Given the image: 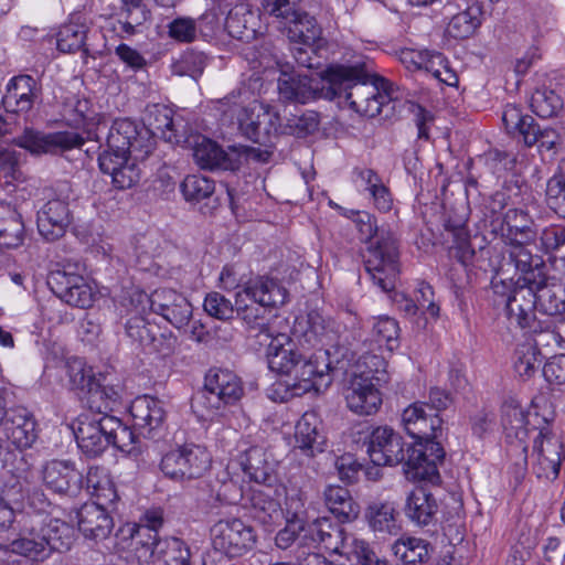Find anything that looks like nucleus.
<instances>
[{
  "instance_id": "nucleus-1",
  "label": "nucleus",
  "mask_w": 565,
  "mask_h": 565,
  "mask_svg": "<svg viewBox=\"0 0 565 565\" xmlns=\"http://www.w3.org/2000/svg\"><path fill=\"white\" fill-rule=\"evenodd\" d=\"M63 115L68 125L83 129L86 138L71 130L43 132L25 128L13 139V143L32 156L58 154L81 148L85 140L99 142L102 140L100 132L107 129L105 117L85 97L73 96L67 99L63 107Z\"/></svg>"
},
{
  "instance_id": "nucleus-2",
  "label": "nucleus",
  "mask_w": 565,
  "mask_h": 565,
  "mask_svg": "<svg viewBox=\"0 0 565 565\" xmlns=\"http://www.w3.org/2000/svg\"><path fill=\"white\" fill-rule=\"evenodd\" d=\"M266 360L270 371L292 376L289 385L295 395L309 392L321 393L332 383L330 372L334 369V361L331 359L330 351L318 349L309 358H305L295 340L286 333H278L270 338Z\"/></svg>"
},
{
  "instance_id": "nucleus-3",
  "label": "nucleus",
  "mask_w": 565,
  "mask_h": 565,
  "mask_svg": "<svg viewBox=\"0 0 565 565\" xmlns=\"http://www.w3.org/2000/svg\"><path fill=\"white\" fill-rule=\"evenodd\" d=\"M371 461L380 466L404 463L406 472L414 478L434 481L439 478L438 465L444 461L445 450L441 444H430V452L425 457V449L408 445L405 449L403 438L388 426L372 428L365 441Z\"/></svg>"
},
{
  "instance_id": "nucleus-4",
  "label": "nucleus",
  "mask_w": 565,
  "mask_h": 565,
  "mask_svg": "<svg viewBox=\"0 0 565 565\" xmlns=\"http://www.w3.org/2000/svg\"><path fill=\"white\" fill-rule=\"evenodd\" d=\"M360 241L365 245V271L382 291L395 289L401 271L399 245L395 234L380 227L376 217L366 211H351Z\"/></svg>"
},
{
  "instance_id": "nucleus-5",
  "label": "nucleus",
  "mask_w": 565,
  "mask_h": 565,
  "mask_svg": "<svg viewBox=\"0 0 565 565\" xmlns=\"http://www.w3.org/2000/svg\"><path fill=\"white\" fill-rule=\"evenodd\" d=\"M372 77L364 63L330 65L324 71L333 97L344 98L351 109L371 118L380 115L390 100L388 95L381 93L371 81Z\"/></svg>"
},
{
  "instance_id": "nucleus-6",
  "label": "nucleus",
  "mask_w": 565,
  "mask_h": 565,
  "mask_svg": "<svg viewBox=\"0 0 565 565\" xmlns=\"http://www.w3.org/2000/svg\"><path fill=\"white\" fill-rule=\"evenodd\" d=\"M302 540L309 542L310 548L318 546L327 552L344 556L351 565H386L370 544L353 535H348L343 527L320 518L302 529Z\"/></svg>"
},
{
  "instance_id": "nucleus-7",
  "label": "nucleus",
  "mask_w": 565,
  "mask_h": 565,
  "mask_svg": "<svg viewBox=\"0 0 565 565\" xmlns=\"http://www.w3.org/2000/svg\"><path fill=\"white\" fill-rule=\"evenodd\" d=\"M241 379L230 370L211 369L204 379V390L192 398L191 407L198 417L212 419L226 405L243 396Z\"/></svg>"
},
{
  "instance_id": "nucleus-8",
  "label": "nucleus",
  "mask_w": 565,
  "mask_h": 565,
  "mask_svg": "<svg viewBox=\"0 0 565 565\" xmlns=\"http://www.w3.org/2000/svg\"><path fill=\"white\" fill-rule=\"evenodd\" d=\"M241 90L232 92L220 100L226 107L223 111L236 115L239 130L244 136L257 143H264L273 132L279 131V116L271 108L258 100L242 107L237 99Z\"/></svg>"
},
{
  "instance_id": "nucleus-9",
  "label": "nucleus",
  "mask_w": 565,
  "mask_h": 565,
  "mask_svg": "<svg viewBox=\"0 0 565 565\" xmlns=\"http://www.w3.org/2000/svg\"><path fill=\"white\" fill-rule=\"evenodd\" d=\"M369 371L354 376L345 392L348 408L358 415H373L382 405V394L373 380L382 381L386 362L383 358L370 354L364 356Z\"/></svg>"
},
{
  "instance_id": "nucleus-10",
  "label": "nucleus",
  "mask_w": 565,
  "mask_h": 565,
  "mask_svg": "<svg viewBox=\"0 0 565 565\" xmlns=\"http://www.w3.org/2000/svg\"><path fill=\"white\" fill-rule=\"evenodd\" d=\"M211 463L212 456L204 446L186 443L164 452L159 468L166 478L183 482L203 477Z\"/></svg>"
},
{
  "instance_id": "nucleus-11",
  "label": "nucleus",
  "mask_w": 565,
  "mask_h": 565,
  "mask_svg": "<svg viewBox=\"0 0 565 565\" xmlns=\"http://www.w3.org/2000/svg\"><path fill=\"white\" fill-rule=\"evenodd\" d=\"M210 534L214 551L230 559L246 555L257 544L255 529L239 518L232 516L216 521Z\"/></svg>"
},
{
  "instance_id": "nucleus-12",
  "label": "nucleus",
  "mask_w": 565,
  "mask_h": 565,
  "mask_svg": "<svg viewBox=\"0 0 565 565\" xmlns=\"http://www.w3.org/2000/svg\"><path fill=\"white\" fill-rule=\"evenodd\" d=\"M530 285V278H519L509 294L504 312L509 326L529 333H543L545 327L536 317V298Z\"/></svg>"
},
{
  "instance_id": "nucleus-13",
  "label": "nucleus",
  "mask_w": 565,
  "mask_h": 565,
  "mask_svg": "<svg viewBox=\"0 0 565 565\" xmlns=\"http://www.w3.org/2000/svg\"><path fill=\"white\" fill-rule=\"evenodd\" d=\"M426 402H414L403 409L401 424L404 430L415 440L413 447L425 449L429 456L430 444H440L444 420L437 413H427Z\"/></svg>"
},
{
  "instance_id": "nucleus-14",
  "label": "nucleus",
  "mask_w": 565,
  "mask_h": 565,
  "mask_svg": "<svg viewBox=\"0 0 565 565\" xmlns=\"http://www.w3.org/2000/svg\"><path fill=\"white\" fill-rule=\"evenodd\" d=\"M78 270L77 266L70 264L50 273L47 285L51 290L64 302L77 308H89L95 300V291Z\"/></svg>"
},
{
  "instance_id": "nucleus-15",
  "label": "nucleus",
  "mask_w": 565,
  "mask_h": 565,
  "mask_svg": "<svg viewBox=\"0 0 565 565\" xmlns=\"http://www.w3.org/2000/svg\"><path fill=\"white\" fill-rule=\"evenodd\" d=\"M154 148V140L143 135L135 121L124 118L116 119L106 136V148L103 152L130 154L135 159H145Z\"/></svg>"
},
{
  "instance_id": "nucleus-16",
  "label": "nucleus",
  "mask_w": 565,
  "mask_h": 565,
  "mask_svg": "<svg viewBox=\"0 0 565 565\" xmlns=\"http://www.w3.org/2000/svg\"><path fill=\"white\" fill-rule=\"evenodd\" d=\"M564 445L558 435L542 428L534 439L532 469L539 479L554 480L559 473Z\"/></svg>"
},
{
  "instance_id": "nucleus-17",
  "label": "nucleus",
  "mask_w": 565,
  "mask_h": 565,
  "mask_svg": "<svg viewBox=\"0 0 565 565\" xmlns=\"http://www.w3.org/2000/svg\"><path fill=\"white\" fill-rule=\"evenodd\" d=\"M145 298L150 310L161 316L174 328L181 329L190 324L193 308L181 292L170 288H159L150 295H145Z\"/></svg>"
},
{
  "instance_id": "nucleus-18",
  "label": "nucleus",
  "mask_w": 565,
  "mask_h": 565,
  "mask_svg": "<svg viewBox=\"0 0 565 565\" xmlns=\"http://www.w3.org/2000/svg\"><path fill=\"white\" fill-rule=\"evenodd\" d=\"M284 493L285 488L281 484H258L249 489L245 507L250 516L260 524H275L282 519L280 498Z\"/></svg>"
},
{
  "instance_id": "nucleus-19",
  "label": "nucleus",
  "mask_w": 565,
  "mask_h": 565,
  "mask_svg": "<svg viewBox=\"0 0 565 565\" xmlns=\"http://www.w3.org/2000/svg\"><path fill=\"white\" fill-rule=\"evenodd\" d=\"M19 527L33 526L35 534L32 535L34 541L39 539H47L50 543V554L52 552H64L71 548L74 539V530L66 522L50 516L22 515L18 520Z\"/></svg>"
},
{
  "instance_id": "nucleus-20",
  "label": "nucleus",
  "mask_w": 565,
  "mask_h": 565,
  "mask_svg": "<svg viewBox=\"0 0 565 565\" xmlns=\"http://www.w3.org/2000/svg\"><path fill=\"white\" fill-rule=\"evenodd\" d=\"M41 477L45 487L58 494L75 497L84 488V476L71 460L46 461L42 466Z\"/></svg>"
},
{
  "instance_id": "nucleus-21",
  "label": "nucleus",
  "mask_w": 565,
  "mask_h": 565,
  "mask_svg": "<svg viewBox=\"0 0 565 565\" xmlns=\"http://www.w3.org/2000/svg\"><path fill=\"white\" fill-rule=\"evenodd\" d=\"M107 416L83 414L74 427V435L81 451L88 458L100 456L109 447Z\"/></svg>"
},
{
  "instance_id": "nucleus-22",
  "label": "nucleus",
  "mask_w": 565,
  "mask_h": 565,
  "mask_svg": "<svg viewBox=\"0 0 565 565\" xmlns=\"http://www.w3.org/2000/svg\"><path fill=\"white\" fill-rule=\"evenodd\" d=\"M134 420V428L147 438H154L163 429L167 409L163 401L142 395L136 397L129 408Z\"/></svg>"
},
{
  "instance_id": "nucleus-23",
  "label": "nucleus",
  "mask_w": 565,
  "mask_h": 565,
  "mask_svg": "<svg viewBox=\"0 0 565 565\" xmlns=\"http://www.w3.org/2000/svg\"><path fill=\"white\" fill-rule=\"evenodd\" d=\"M398 58L405 68L409 72L424 71L430 74L438 82L444 83L448 86H456L458 84L457 73L449 71L435 70L434 63L443 64V53L429 50H415V49H402L398 53Z\"/></svg>"
},
{
  "instance_id": "nucleus-24",
  "label": "nucleus",
  "mask_w": 565,
  "mask_h": 565,
  "mask_svg": "<svg viewBox=\"0 0 565 565\" xmlns=\"http://www.w3.org/2000/svg\"><path fill=\"white\" fill-rule=\"evenodd\" d=\"M193 158L198 166L209 170L235 171L241 166V154L235 148L225 151L215 141L205 137L196 139Z\"/></svg>"
},
{
  "instance_id": "nucleus-25",
  "label": "nucleus",
  "mask_w": 565,
  "mask_h": 565,
  "mask_svg": "<svg viewBox=\"0 0 565 565\" xmlns=\"http://www.w3.org/2000/svg\"><path fill=\"white\" fill-rule=\"evenodd\" d=\"M71 223L72 213L64 200H50L38 212L39 233L47 241L53 242L64 236Z\"/></svg>"
},
{
  "instance_id": "nucleus-26",
  "label": "nucleus",
  "mask_w": 565,
  "mask_h": 565,
  "mask_svg": "<svg viewBox=\"0 0 565 565\" xmlns=\"http://www.w3.org/2000/svg\"><path fill=\"white\" fill-rule=\"evenodd\" d=\"M4 431L11 444L20 450L32 447L39 436L36 419L24 407H15L8 411L4 420Z\"/></svg>"
},
{
  "instance_id": "nucleus-27",
  "label": "nucleus",
  "mask_w": 565,
  "mask_h": 565,
  "mask_svg": "<svg viewBox=\"0 0 565 565\" xmlns=\"http://www.w3.org/2000/svg\"><path fill=\"white\" fill-rule=\"evenodd\" d=\"M40 96V88L31 75H18L7 84L2 105L8 113L22 114L32 109Z\"/></svg>"
},
{
  "instance_id": "nucleus-28",
  "label": "nucleus",
  "mask_w": 565,
  "mask_h": 565,
  "mask_svg": "<svg viewBox=\"0 0 565 565\" xmlns=\"http://www.w3.org/2000/svg\"><path fill=\"white\" fill-rule=\"evenodd\" d=\"M113 507L95 502L81 507L77 511V525L85 537L97 541L110 534L114 522L109 512Z\"/></svg>"
},
{
  "instance_id": "nucleus-29",
  "label": "nucleus",
  "mask_w": 565,
  "mask_h": 565,
  "mask_svg": "<svg viewBox=\"0 0 565 565\" xmlns=\"http://www.w3.org/2000/svg\"><path fill=\"white\" fill-rule=\"evenodd\" d=\"M135 156L114 154L102 152L98 156L99 169L105 174H110L113 184L120 190L134 186L140 179V170L136 164Z\"/></svg>"
},
{
  "instance_id": "nucleus-30",
  "label": "nucleus",
  "mask_w": 565,
  "mask_h": 565,
  "mask_svg": "<svg viewBox=\"0 0 565 565\" xmlns=\"http://www.w3.org/2000/svg\"><path fill=\"white\" fill-rule=\"evenodd\" d=\"M239 465L245 475L257 484L277 482L276 462L263 446L254 445L242 450Z\"/></svg>"
},
{
  "instance_id": "nucleus-31",
  "label": "nucleus",
  "mask_w": 565,
  "mask_h": 565,
  "mask_svg": "<svg viewBox=\"0 0 565 565\" xmlns=\"http://www.w3.org/2000/svg\"><path fill=\"white\" fill-rule=\"evenodd\" d=\"M295 333H300L310 345L322 343L333 344L338 339L335 322L324 318L319 311L311 310L303 317H298L294 326Z\"/></svg>"
},
{
  "instance_id": "nucleus-32",
  "label": "nucleus",
  "mask_w": 565,
  "mask_h": 565,
  "mask_svg": "<svg viewBox=\"0 0 565 565\" xmlns=\"http://www.w3.org/2000/svg\"><path fill=\"white\" fill-rule=\"evenodd\" d=\"M500 234L504 244H535L539 232L527 211L509 209L503 215Z\"/></svg>"
},
{
  "instance_id": "nucleus-33",
  "label": "nucleus",
  "mask_w": 565,
  "mask_h": 565,
  "mask_svg": "<svg viewBox=\"0 0 565 565\" xmlns=\"http://www.w3.org/2000/svg\"><path fill=\"white\" fill-rule=\"evenodd\" d=\"M530 278V285L536 298L537 308L547 316L565 312V284L539 275V279Z\"/></svg>"
},
{
  "instance_id": "nucleus-34",
  "label": "nucleus",
  "mask_w": 565,
  "mask_h": 565,
  "mask_svg": "<svg viewBox=\"0 0 565 565\" xmlns=\"http://www.w3.org/2000/svg\"><path fill=\"white\" fill-rule=\"evenodd\" d=\"M143 122L146 127L141 128V130L145 136L152 139L158 137L171 143L180 141L173 120V111L168 106L161 104L147 106Z\"/></svg>"
},
{
  "instance_id": "nucleus-35",
  "label": "nucleus",
  "mask_w": 565,
  "mask_h": 565,
  "mask_svg": "<svg viewBox=\"0 0 565 565\" xmlns=\"http://www.w3.org/2000/svg\"><path fill=\"white\" fill-rule=\"evenodd\" d=\"M243 289L249 300L268 308L282 306L288 297L287 289L277 279L260 276L247 281Z\"/></svg>"
},
{
  "instance_id": "nucleus-36",
  "label": "nucleus",
  "mask_w": 565,
  "mask_h": 565,
  "mask_svg": "<svg viewBox=\"0 0 565 565\" xmlns=\"http://www.w3.org/2000/svg\"><path fill=\"white\" fill-rule=\"evenodd\" d=\"M436 498L423 488H416L406 498L405 516L417 526H428L436 521L438 512Z\"/></svg>"
},
{
  "instance_id": "nucleus-37",
  "label": "nucleus",
  "mask_w": 565,
  "mask_h": 565,
  "mask_svg": "<svg viewBox=\"0 0 565 565\" xmlns=\"http://www.w3.org/2000/svg\"><path fill=\"white\" fill-rule=\"evenodd\" d=\"M120 402V388L107 381L106 376L96 379L87 388L88 415L110 416L109 413Z\"/></svg>"
},
{
  "instance_id": "nucleus-38",
  "label": "nucleus",
  "mask_w": 565,
  "mask_h": 565,
  "mask_svg": "<svg viewBox=\"0 0 565 565\" xmlns=\"http://www.w3.org/2000/svg\"><path fill=\"white\" fill-rule=\"evenodd\" d=\"M319 418L313 412L305 413L296 424V448L307 457L323 451L324 437L319 430Z\"/></svg>"
},
{
  "instance_id": "nucleus-39",
  "label": "nucleus",
  "mask_w": 565,
  "mask_h": 565,
  "mask_svg": "<svg viewBox=\"0 0 565 565\" xmlns=\"http://www.w3.org/2000/svg\"><path fill=\"white\" fill-rule=\"evenodd\" d=\"M154 565H192L190 546L179 537L149 541Z\"/></svg>"
},
{
  "instance_id": "nucleus-40",
  "label": "nucleus",
  "mask_w": 565,
  "mask_h": 565,
  "mask_svg": "<svg viewBox=\"0 0 565 565\" xmlns=\"http://www.w3.org/2000/svg\"><path fill=\"white\" fill-rule=\"evenodd\" d=\"M278 92L282 99L306 104L318 96V83L306 74L282 73L278 79Z\"/></svg>"
},
{
  "instance_id": "nucleus-41",
  "label": "nucleus",
  "mask_w": 565,
  "mask_h": 565,
  "mask_svg": "<svg viewBox=\"0 0 565 565\" xmlns=\"http://www.w3.org/2000/svg\"><path fill=\"white\" fill-rule=\"evenodd\" d=\"M445 228L451 233L454 239L449 254L457 259L462 270H466L476 256V250L470 243L466 217L459 216L455 220L448 217L445 222Z\"/></svg>"
},
{
  "instance_id": "nucleus-42",
  "label": "nucleus",
  "mask_w": 565,
  "mask_h": 565,
  "mask_svg": "<svg viewBox=\"0 0 565 565\" xmlns=\"http://www.w3.org/2000/svg\"><path fill=\"white\" fill-rule=\"evenodd\" d=\"M24 223L12 203L0 201V246L15 248L23 243Z\"/></svg>"
},
{
  "instance_id": "nucleus-43",
  "label": "nucleus",
  "mask_w": 565,
  "mask_h": 565,
  "mask_svg": "<svg viewBox=\"0 0 565 565\" xmlns=\"http://www.w3.org/2000/svg\"><path fill=\"white\" fill-rule=\"evenodd\" d=\"M87 492L95 500L93 502L106 505H115L119 497L115 484L105 468L89 467L85 477Z\"/></svg>"
},
{
  "instance_id": "nucleus-44",
  "label": "nucleus",
  "mask_w": 565,
  "mask_h": 565,
  "mask_svg": "<svg viewBox=\"0 0 565 565\" xmlns=\"http://www.w3.org/2000/svg\"><path fill=\"white\" fill-rule=\"evenodd\" d=\"M323 498L327 508L339 521L351 522L359 516L360 505L347 488L330 484L324 489Z\"/></svg>"
},
{
  "instance_id": "nucleus-45",
  "label": "nucleus",
  "mask_w": 565,
  "mask_h": 565,
  "mask_svg": "<svg viewBox=\"0 0 565 565\" xmlns=\"http://www.w3.org/2000/svg\"><path fill=\"white\" fill-rule=\"evenodd\" d=\"M369 526L382 535H396L401 526L397 523V511L392 502H372L365 511Z\"/></svg>"
},
{
  "instance_id": "nucleus-46",
  "label": "nucleus",
  "mask_w": 565,
  "mask_h": 565,
  "mask_svg": "<svg viewBox=\"0 0 565 565\" xmlns=\"http://www.w3.org/2000/svg\"><path fill=\"white\" fill-rule=\"evenodd\" d=\"M392 552L403 565L423 564L429 557V543L419 537L403 535L393 543Z\"/></svg>"
},
{
  "instance_id": "nucleus-47",
  "label": "nucleus",
  "mask_w": 565,
  "mask_h": 565,
  "mask_svg": "<svg viewBox=\"0 0 565 565\" xmlns=\"http://www.w3.org/2000/svg\"><path fill=\"white\" fill-rule=\"evenodd\" d=\"M34 527H19L18 537L11 542L13 551L17 552L18 556H24L33 561H44L50 557V543L47 539H39L34 541L33 536Z\"/></svg>"
},
{
  "instance_id": "nucleus-48",
  "label": "nucleus",
  "mask_w": 565,
  "mask_h": 565,
  "mask_svg": "<svg viewBox=\"0 0 565 565\" xmlns=\"http://www.w3.org/2000/svg\"><path fill=\"white\" fill-rule=\"evenodd\" d=\"M22 153L17 150L2 147L0 151L1 177L8 185L19 188L20 185L32 181V185L35 188V180L29 177L22 169Z\"/></svg>"
},
{
  "instance_id": "nucleus-49",
  "label": "nucleus",
  "mask_w": 565,
  "mask_h": 565,
  "mask_svg": "<svg viewBox=\"0 0 565 565\" xmlns=\"http://www.w3.org/2000/svg\"><path fill=\"white\" fill-rule=\"evenodd\" d=\"M523 142L526 147L537 146L540 150L555 153L565 146V132L551 126L540 125L534 120L530 130L525 131Z\"/></svg>"
},
{
  "instance_id": "nucleus-50",
  "label": "nucleus",
  "mask_w": 565,
  "mask_h": 565,
  "mask_svg": "<svg viewBox=\"0 0 565 565\" xmlns=\"http://www.w3.org/2000/svg\"><path fill=\"white\" fill-rule=\"evenodd\" d=\"M295 19H288V36L296 44L315 45L320 39L321 29L316 19L307 12L295 10Z\"/></svg>"
},
{
  "instance_id": "nucleus-51",
  "label": "nucleus",
  "mask_w": 565,
  "mask_h": 565,
  "mask_svg": "<svg viewBox=\"0 0 565 565\" xmlns=\"http://www.w3.org/2000/svg\"><path fill=\"white\" fill-rule=\"evenodd\" d=\"M255 14L245 4L235 6L225 18L224 26L232 38L249 40L254 38Z\"/></svg>"
},
{
  "instance_id": "nucleus-52",
  "label": "nucleus",
  "mask_w": 565,
  "mask_h": 565,
  "mask_svg": "<svg viewBox=\"0 0 565 565\" xmlns=\"http://www.w3.org/2000/svg\"><path fill=\"white\" fill-rule=\"evenodd\" d=\"M481 14L480 6H468L450 19L446 29L448 35L458 40L469 38L480 26Z\"/></svg>"
},
{
  "instance_id": "nucleus-53",
  "label": "nucleus",
  "mask_w": 565,
  "mask_h": 565,
  "mask_svg": "<svg viewBox=\"0 0 565 565\" xmlns=\"http://www.w3.org/2000/svg\"><path fill=\"white\" fill-rule=\"evenodd\" d=\"M88 29L85 24L67 23L64 24L56 36L57 50L63 53H74L82 50L85 55L89 54V47L85 40Z\"/></svg>"
},
{
  "instance_id": "nucleus-54",
  "label": "nucleus",
  "mask_w": 565,
  "mask_h": 565,
  "mask_svg": "<svg viewBox=\"0 0 565 565\" xmlns=\"http://www.w3.org/2000/svg\"><path fill=\"white\" fill-rule=\"evenodd\" d=\"M319 114L313 110H298L286 117L285 124L279 122V131L297 138H305L318 130Z\"/></svg>"
},
{
  "instance_id": "nucleus-55",
  "label": "nucleus",
  "mask_w": 565,
  "mask_h": 565,
  "mask_svg": "<svg viewBox=\"0 0 565 565\" xmlns=\"http://www.w3.org/2000/svg\"><path fill=\"white\" fill-rule=\"evenodd\" d=\"M546 205L559 217L565 218V160H562L554 174L547 180Z\"/></svg>"
},
{
  "instance_id": "nucleus-56",
  "label": "nucleus",
  "mask_w": 565,
  "mask_h": 565,
  "mask_svg": "<svg viewBox=\"0 0 565 565\" xmlns=\"http://www.w3.org/2000/svg\"><path fill=\"white\" fill-rule=\"evenodd\" d=\"M530 107L540 118H552L563 109L564 102L553 89L542 87L532 93Z\"/></svg>"
},
{
  "instance_id": "nucleus-57",
  "label": "nucleus",
  "mask_w": 565,
  "mask_h": 565,
  "mask_svg": "<svg viewBox=\"0 0 565 565\" xmlns=\"http://www.w3.org/2000/svg\"><path fill=\"white\" fill-rule=\"evenodd\" d=\"M3 478L0 487V500L13 507L18 511L24 510L26 498V477L21 473H13Z\"/></svg>"
},
{
  "instance_id": "nucleus-58",
  "label": "nucleus",
  "mask_w": 565,
  "mask_h": 565,
  "mask_svg": "<svg viewBox=\"0 0 565 565\" xmlns=\"http://www.w3.org/2000/svg\"><path fill=\"white\" fill-rule=\"evenodd\" d=\"M505 245L509 247L508 253L511 262L522 273L521 278L532 277L539 279V275L542 274L541 271L535 273L534 268L539 267L541 259L532 253L531 247L534 244L509 243Z\"/></svg>"
},
{
  "instance_id": "nucleus-59",
  "label": "nucleus",
  "mask_w": 565,
  "mask_h": 565,
  "mask_svg": "<svg viewBox=\"0 0 565 565\" xmlns=\"http://www.w3.org/2000/svg\"><path fill=\"white\" fill-rule=\"evenodd\" d=\"M266 308L268 307L249 300V296H246L244 289L235 295V313L249 329L264 326Z\"/></svg>"
},
{
  "instance_id": "nucleus-60",
  "label": "nucleus",
  "mask_w": 565,
  "mask_h": 565,
  "mask_svg": "<svg viewBox=\"0 0 565 565\" xmlns=\"http://www.w3.org/2000/svg\"><path fill=\"white\" fill-rule=\"evenodd\" d=\"M541 360L536 347L525 341L515 348L513 367L521 377H530L539 369Z\"/></svg>"
},
{
  "instance_id": "nucleus-61",
  "label": "nucleus",
  "mask_w": 565,
  "mask_h": 565,
  "mask_svg": "<svg viewBox=\"0 0 565 565\" xmlns=\"http://www.w3.org/2000/svg\"><path fill=\"white\" fill-rule=\"evenodd\" d=\"M180 189L188 202H200L213 194L215 183L204 175L191 174L182 181Z\"/></svg>"
},
{
  "instance_id": "nucleus-62",
  "label": "nucleus",
  "mask_w": 565,
  "mask_h": 565,
  "mask_svg": "<svg viewBox=\"0 0 565 565\" xmlns=\"http://www.w3.org/2000/svg\"><path fill=\"white\" fill-rule=\"evenodd\" d=\"M206 57L203 53L186 50L171 64V72L179 76L196 78L203 73Z\"/></svg>"
},
{
  "instance_id": "nucleus-63",
  "label": "nucleus",
  "mask_w": 565,
  "mask_h": 565,
  "mask_svg": "<svg viewBox=\"0 0 565 565\" xmlns=\"http://www.w3.org/2000/svg\"><path fill=\"white\" fill-rule=\"evenodd\" d=\"M534 120L532 116L524 115L515 105H507L502 113V122L507 132L511 136H520L522 140L525 139V131L530 130Z\"/></svg>"
},
{
  "instance_id": "nucleus-64",
  "label": "nucleus",
  "mask_w": 565,
  "mask_h": 565,
  "mask_svg": "<svg viewBox=\"0 0 565 565\" xmlns=\"http://www.w3.org/2000/svg\"><path fill=\"white\" fill-rule=\"evenodd\" d=\"M109 434V446H114L121 451H130L135 444L136 435L132 429L115 416H107L106 426Z\"/></svg>"
}]
</instances>
